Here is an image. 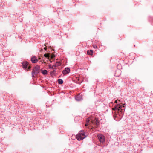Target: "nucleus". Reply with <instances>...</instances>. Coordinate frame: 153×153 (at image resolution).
Returning <instances> with one entry per match:
<instances>
[{"label":"nucleus","mask_w":153,"mask_h":153,"mask_svg":"<svg viewBox=\"0 0 153 153\" xmlns=\"http://www.w3.org/2000/svg\"><path fill=\"white\" fill-rule=\"evenodd\" d=\"M99 121L97 118H94L92 117L88 118L86 120L85 126L93 128L98 125Z\"/></svg>","instance_id":"obj_1"},{"label":"nucleus","mask_w":153,"mask_h":153,"mask_svg":"<svg viewBox=\"0 0 153 153\" xmlns=\"http://www.w3.org/2000/svg\"><path fill=\"white\" fill-rule=\"evenodd\" d=\"M87 136V134L83 131H81L77 134L76 137L78 140H81L85 138Z\"/></svg>","instance_id":"obj_2"},{"label":"nucleus","mask_w":153,"mask_h":153,"mask_svg":"<svg viewBox=\"0 0 153 153\" xmlns=\"http://www.w3.org/2000/svg\"><path fill=\"white\" fill-rule=\"evenodd\" d=\"M124 107V106H122L119 104H117L115 107L114 108H113L112 110H114L115 112H118V111H120L121 114H123L122 108Z\"/></svg>","instance_id":"obj_3"},{"label":"nucleus","mask_w":153,"mask_h":153,"mask_svg":"<svg viewBox=\"0 0 153 153\" xmlns=\"http://www.w3.org/2000/svg\"><path fill=\"white\" fill-rule=\"evenodd\" d=\"M40 68L39 66L37 65L33 69L32 72L33 77H34V75L37 74L39 73V70Z\"/></svg>","instance_id":"obj_4"},{"label":"nucleus","mask_w":153,"mask_h":153,"mask_svg":"<svg viewBox=\"0 0 153 153\" xmlns=\"http://www.w3.org/2000/svg\"><path fill=\"white\" fill-rule=\"evenodd\" d=\"M22 66L24 68L26 69L28 67L27 71L30 70V67L28 66V63L27 62H24L22 63Z\"/></svg>","instance_id":"obj_5"},{"label":"nucleus","mask_w":153,"mask_h":153,"mask_svg":"<svg viewBox=\"0 0 153 153\" xmlns=\"http://www.w3.org/2000/svg\"><path fill=\"white\" fill-rule=\"evenodd\" d=\"M97 137L100 142L103 143L105 141V139L104 136L102 135L99 134L98 135Z\"/></svg>","instance_id":"obj_6"},{"label":"nucleus","mask_w":153,"mask_h":153,"mask_svg":"<svg viewBox=\"0 0 153 153\" xmlns=\"http://www.w3.org/2000/svg\"><path fill=\"white\" fill-rule=\"evenodd\" d=\"M31 61L32 63H35L38 61V59L36 57L33 56L31 58Z\"/></svg>","instance_id":"obj_7"},{"label":"nucleus","mask_w":153,"mask_h":153,"mask_svg":"<svg viewBox=\"0 0 153 153\" xmlns=\"http://www.w3.org/2000/svg\"><path fill=\"white\" fill-rule=\"evenodd\" d=\"M75 98L77 100L80 101L82 99V95L80 94L78 95Z\"/></svg>","instance_id":"obj_8"},{"label":"nucleus","mask_w":153,"mask_h":153,"mask_svg":"<svg viewBox=\"0 0 153 153\" xmlns=\"http://www.w3.org/2000/svg\"><path fill=\"white\" fill-rule=\"evenodd\" d=\"M87 53L90 55H92L93 54V51L92 50L87 51Z\"/></svg>","instance_id":"obj_9"},{"label":"nucleus","mask_w":153,"mask_h":153,"mask_svg":"<svg viewBox=\"0 0 153 153\" xmlns=\"http://www.w3.org/2000/svg\"><path fill=\"white\" fill-rule=\"evenodd\" d=\"M41 71L42 73L44 75H46L47 74V71L46 70H42Z\"/></svg>","instance_id":"obj_10"},{"label":"nucleus","mask_w":153,"mask_h":153,"mask_svg":"<svg viewBox=\"0 0 153 153\" xmlns=\"http://www.w3.org/2000/svg\"><path fill=\"white\" fill-rule=\"evenodd\" d=\"M58 82L59 84H62L63 83V81L61 79H59L58 80Z\"/></svg>","instance_id":"obj_11"},{"label":"nucleus","mask_w":153,"mask_h":153,"mask_svg":"<svg viewBox=\"0 0 153 153\" xmlns=\"http://www.w3.org/2000/svg\"><path fill=\"white\" fill-rule=\"evenodd\" d=\"M63 73L64 74H67V68H65V70L63 71Z\"/></svg>","instance_id":"obj_12"},{"label":"nucleus","mask_w":153,"mask_h":153,"mask_svg":"<svg viewBox=\"0 0 153 153\" xmlns=\"http://www.w3.org/2000/svg\"><path fill=\"white\" fill-rule=\"evenodd\" d=\"M60 62H57L56 63L55 65H54V66L55 67H57L59 65H60Z\"/></svg>","instance_id":"obj_13"},{"label":"nucleus","mask_w":153,"mask_h":153,"mask_svg":"<svg viewBox=\"0 0 153 153\" xmlns=\"http://www.w3.org/2000/svg\"><path fill=\"white\" fill-rule=\"evenodd\" d=\"M44 56L45 57L47 58L48 59H49V56L48 54H45L44 55Z\"/></svg>","instance_id":"obj_14"},{"label":"nucleus","mask_w":153,"mask_h":153,"mask_svg":"<svg viewBox=\"0 0 153 153\" xmlns=\"http://www.w3.org/2000/svg\"><path fill=\"white\" fill-rule=\"evenodd\" d=\"M44 58L43 57L42 58V59L43 61V63L44 64H45L46 63V62L45 61V60L44 59Z\"/></svg>","instance_id":"obj_15"},{"label":"nucleus","mask_w":153,"mask_h":153,"mask_svg":"<svg viewBox=\"0 0 153 153\" xmlns=\"http://www.w3.org/2000/svg\"><path fill=\"white\" fill-rule=\"evenodd\" d=\"M55 67L54 66V65L53 66H52L51 67V68L52 69H54V67Z\"/></svg>","instance_id":"obj_16"},{"label":"nucleus","mask_w":153,"mask_h":153,"mask_svg":"<svg viewBox=\"0 0 153 153\" xmlns=\"http://www.w3.org/2000/svg\"><path fill=\"white\" fill-rule=\"evenodd\" d=\"M93 47L95 48H97V46L96 45H94V46H93Z\"/></svg>","instance_id":"obj_17"},{"label":"nucleus","mask_w":153,"mask_h":153,"mask_svg":"<svg viewBox=\"0 0 153 153\" xmlns=\"http://www.w3.org/2000/svg\"><path fill=\"white\" fill-rule=\"evenodd\" d=\"M67 70H68V72L70 71V70L69 69V68H68Z\"/></svg>","instance_id":"obj_18"},{"label":"nucleus","mask_w":153,"mask_h":153,"mask_svg":"<svg viewBox=\"0 0 153 153\" xmlns=\"http://www.w3.org/2000/svg\"><path fill=\"white\" fill-rule=\"evenodd\" d=\"M52 65H49V68H51Z\"/></svg>","instance_id":"obj_19"},{"label":"nucleus","mask_w":153,"mask_h":153,"mask_svg":"<svg viewBox=\"0 0 153 153\" xmlns=\"http://www.w3.org/2000/svg\"><path fill=\"white\" fill-rule=\"evenodd\" d=\"M117 100H116L115 101V103H117Z\"/></svg>","instance_id":"obj_20"},{"label":"nucleus","mask_w":153,"mask_h":153,"mask_svg":"<svg viewBox=\"0 0 153 153\" xmlns=\"http://www.w3.org/2000/svg\"><path fill=\"white\" fill-rule=\"evenodd\" d=\"M44 49L45 50H46V49H47V48L46 47H45L44 48Z\"/></svg>","instance_id":"obj_21"},{"label":"nucleus","mask_w":153,"mask_h":153,"mask_svg":"<svg viewBox=\"0 0 153 153\" xmlns=\"http://www.w3.org/2000/svg\"><path fill=\"white\" fill-rule=\"evenodd\" d=\"M42 50V49L41 50V51H41Z\"/></svg>","instance_id":"obj_22"},{"label":"nucleus","mask_w":153,"mask_h":153,"mask_svg":"<svg viewBox=\"0 0 153 153\" xmlns=\"http://www.w3.org/2000/svg\"><path fill=\"white\" fill-rule=\"evenodd\" d=\"M41 59V58H39V59Z\"/></svg>","instance_id":"obj_23"},{"label":"nucleus","mask_w":153,"mask_h":153,"mask_svg":"<svg viewBox=\"0 0 153 153\" xmlns=\"http://www.w3.org/2000/svg\"><path fill=\"white\" fill-rule=\"evenodd\" d=\"M78 80H79V78H78Z\"/></svg>","instance_id":"obj_24"},{"label":"nucleus","mask_w":153,"mask_h":153,"mask_svg":"<svg viewBox=\"0 0 153 153\" xmlns=\"http://www.w3.org/2000/svg\"><path fill=\"white\" fill-rule=\"evenodd\" d=\"M117 117V116H116L115 117Z\"/></svg>","instance_id":"obj_25"},{"label":"nucleus","mask_w":153,"mask_h":153,"mask_svg":"<svg viewBox=\"0 0 153 153\" xmlns=\"http://www.w3.org/2000/svg\"><path fill=\"white\" fill-rule=\"evenodd\" d=\"M120 115V114H119V115Z\"/></svg>","instance_id":"obj_26"}]
</instances>
